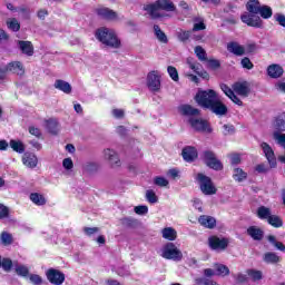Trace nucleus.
<instances>
[{
    "mask_svg": "<svg viewBox=\"0 0 285 285\" xmlns=\"http://www.w3.org/2000/svg\"><path fill=\"white\" fill-rule=\"evenodd\" d=\"M147 87L151 92H159L161 88V78L159 77V72L150 71L147 76Z\"/></svg>",
    "mask_w": 285,
    "mask_h": 285,
    "instance_id": "nucleus-10",
    "label": "nucleus"
},
{
    "mask_svg": "<svg viewBox=\"0 0 285 285\" xmlns=\"http://www.w3.org/2000/svg\"><path fill=\"white\" fill-rule=\"evenodd\" d=\"M220 89L223 90L224 95H226V97L233 101V104H236V106H244L242 99L235 95L234 89H230V87H228L226 83H222Z\"/></svg>",
    "mask_w": 285,
    "mask_h": 285,
    "instance_id": "nucleus-18",
    "label": "nucleus"
},
{
    "mask_svg": "<svg viewBox=\"0 0 285 285\" xmlns=\"http://www.w3.org/2000/svg\"><path fill=\"white\" fill-rule=\"evenodd\" d=\"M274 19L282 26V28H285V16L282 13H276L274 16Z\"/></svg>",
    "mask_w": 285,
    "mask_h": 285,
    "instance_id": "nucleus-64",
    "label": "nucleus"
},
{
    "mask_svg": "<svg viewBox=\"0 0 285 285\" xmlns=\"http://www.w3.org/2000/svg\"><path fill=\"white\" fill-rule=\"evenodd\" d=\"M261 8L262 3H259V0H249L246 4L247 12L240 16V21L252 28H262V18L257 16L259 14Z\"/></svg>",
    "mask_w": 285,
    "mask_h": 285,
    "instance_id": "nucleus-1",
    "label": "nucleus"
},
{
    "mask_svg": "<svg viewBox=\"0 0 285 285\" xmlns=\"http://www.w3.org/2000/svg\"><path fill=\"white\" fill-rule=\"evenodd\" d=\"M258 14H261L262 19H271L273 17V9L268 6H261Z\"/></svg>",
    "mask_w": 285,
    "mask_h": 285,
    "instance_id": "nucleus-42",
    "label": "nucleus"
},
{
    "mask_svg": "<svg viewBox=\"0 0 285 285\" xmlns=\"http://www.w3.org/2000/svg\"><path fill=\"white\" fill-rule=\"evenodd\" d=\"M267 224L274 228H282L284 226V220H282V218L277 215H272L268 218Z\"/></svg>",
    "mask_w": 285,
    "mask_h": 285,
    "instance_id": "nucleus-39",
    "label": "nucleus"
},
{
    "mask_svg": "<svg viewBox=\"0 0 285 285\" xmlns=\"http://www.w3.org/2000/svg\"><path fill=\"white\" fill-rule=\"evenodd\" d=\"M0 242L3 246H10L13 242L12 234L2 232L0 235Z\"/></svg>",
    "mask_w": 285,
    "mask_h": 285,
    "instance_id": "nucleus-44",
    "label": "nucleus"
},
{
    "mask_svg": "<svg viewBox=\"0 0 285 285\" xmlns=\"http://www.w3.org/2000/svg\"><path fill=\"white\" fill-rule=\"evenodd\" d=\"M161 235L164 239H168V242H175L177 239V230L173 227H165L161 230Z\"/></svg>",
    "mask_w": 285,
    "mask_h": 285,
    "instance_id": "nucleus-31",
    "label": "nucleus"
},
{
    "mask_svg": "<svg viewBox=\"0 0 285 285\" xmlns=\"http://www.w3.org/2000/svg\"><path fill=\"white\" fill-rule=\"evenodd\" d=\"M62 166L66 170H72V168H75V163H72V158H65L62 160Z\"/></svg>",
    "mask_w": 285,
    "mask_h": 285,
    "instance_id": "nucleus-56",
    "label": "nucleus"
},
{
    "mask_svg": "<svg viewBox=\"0 0 285 285\" xmlns=\"http://www.w3.org/2000/svg\"><path fill=\"white\" fill-rule=\"evenodd\" d=\"M154 184H155L156 186H160V188H164V187L168 186V179L158 176V177H156V178L154 179Z\"/></svg>",
    "mask_w": 285,
    "mask_h": 285,
    "instance_id": "nucleus-54",
    "label": "nucleus"
},
{
    "mask_svg": "<svg viewBox=\"0 0 285 285\" xmlns=\"http://www.w3.org/2000/svg\"><path fill=\"white\" fill-rule=\"evenodd\" d=\"M247 235L254 239V242H262L264 239V229L257 226H249L247 228Z\"/></svg>",
    "mask_w": 285,
    "mask_h": 285,
    "instance_id": "nucleus-20",
    "label": "nucleus"
},
{
    "mask_svg": "<svg viewBox=\"0 0 285 285\" xmlns=\"http://www.w3.org/2000/svg\"><path fill=\"white\" fill-rule=\"evenodd\" d=\"M146 199L149 202V204H157L159 202V198L157 197V194L153 191V189H148L146 191Z\"/></svg>",
    "mask_w": 285,
    "mask_h": 285,
    "instance_id": "nucleus-49",
    "label": "nucleus"
},
{
    "mask_svg": "<svg viewBox=\"0 0 285 285\" xmlns=\"http://www.w3.org/2000/svg\"><path fill=\"white\" fill-rule=\"evenodd\" d=\"M274 132H285V114L278 115L274 120Z\"/></svg>",
    "mask_w": 285,
    "mask_h": 285,
    "instance_id": "nucleus-28",
    "label": "nucleus"
},
{
    "mask_svg": "<svg viewBox=\"0 0 285 285\" xmlns=\"http://www.w3.org/2000/svg\"><path fill=\"white\" fill-rule=\"evenodd\" d=\"M161 257H164V259H173V262H181L184 254L174 243H167L161 249Z\"/></svg>",
    "mask_w": 285,
    "mask_h": 285,
    "instance_id": "nucleus-5",
    "label": "nucleus"
},
{
    "mask_svg": "<svg viewBox=\"0 0 285 285\" xmlns=\"http://www.w3.org/2000/svg\"><path fill=\"white\" fill-rule=\"evenodd\" d=\"M167 72H168L170 79H173V81H179V72L177 71V68L169 66L167 68Z\"/></svg>",
    "mask_w": 285,
    "mask_h": 285,
    "instance_id": "nucleus-50",
    "label": "nucleus"
},
{
    "mask_svg": "<svg viewBox=\"0 0 285 285\" xmlns=\"http://www.w3.org/2000/svg\"><path fill=\"white\" fill-rule=\"evenodd\" d=\"M18 48L22 55H26L27 57H32V55H35V46L30 41L18 40Z\"/></svg>",
    "mask_w": 285,
    "mask_h": 285,
    "instance_id": "nucleus-19",
    "label": "nucleus"
},
{
    "mask_svg": "<svg viewBox=\"0 0 285 285\" xmlns=\"http://www.w3.org/2000/svg\"><path fill=\"white\" fill-rule=\"evenodd\" d=\"M134 212L136 213V215H148V206L146 205L136 206L134 208Z\"/></svg>",
    "mask_w": 285,
    "mask_h": 285,
    "instance_id": "nucleus-55",
    "label": "nucleus"
},
{
    "mask_svg": "<svg viewBox=\"0 0 285 285\" xmlns=\"http://www.w3.org/2000/svg\"><path fill=\"white\" fill-rule=\"evenodd\" d=\"M198 223L200 224V226H204V228H209L210 230H213V228H215V226H217V219H215V217L208 216V215H202L198 218Z\"/></svg>",
    "mask_w": 285,
    "mask_h": 285,
    "instance_id": "nucleus-21",
    "label": "nucleus"
},
{
    "mask_svg": "<svg viewBox=\"0 0 285 285\" xmlns=\"http://www.w3.org/2000/svg\"><path fill=\"white\" fill-rule=\"evenodd\" d=\"M215 268L216 275H220V277H226L227 275H230V269L224 264H216Z\"/></svg>",
    "mask_w": 285,
    "mask_h": 285,
    "instance_id": "nucleus-43",
    "label": "nucleus"
},
{
    "mask_svg": "<svg viewBox=\"0 0 285 285\" xmlns=\"http://www.w3.org/2000/svg\"><path fill=\"white\" fill-rule=\"evenodd\" d=\"M240 65L246 70H253V68H254V65L250 61V58H248V57L243 58L242 61H240Z\"/></svg>",
    "mask_w": 285,
    "mask_h": 285,
    "instance_id": "nucleus-53",
    "label": "nucleus"
},
{
    "mask_svg": "<svg viewBox=\"0 0 285 285\" xmlns=\"http://www.w3.org/2000/svg\"><path fill=\"white\" fill-rule=\"evenodd\" d=\"M203 161L206 164V166H208V168H212L213 170H222V168H224L222 161H219L217 156L210 150H205L203 153Z\"/></svg>",
    "mask_w": 285,
    "mask_h": 285,
    "instance_id": "nucleus-8",
    "label": "nucleus"
},
{
    "mask_svg": "<svg viewBox=\"0 0 285 285\" xmlns=\"http://www.w3.org/2000/svg\"><path fill=\"white\" fill-rule=\"evenodd\" d=\"M228 244H230L228 238L218 236H210L208 238L209 248H212V250H216V253H223V250H226L228 248Z\"/></svg>",
    "mask_w": 285,
    "mask_h": 285,
    "instance_id": "nucleus-7",
    "label": "nucleus"
},
{
    "mask_svg": "<svg viewBox=\"0 0 285 285\" xmlns=\"http://www.w3.org/2000/svg\"><path fill=\"white\" fill-rule=\"evenodd\" d=\"M46 276L48 282L53 285H61L66 282V274L55 268L48 269Z\"/></svg>",
    "mask_w": 285,
    "mask_h": 285,
    "instance_id": "nucleus-11",
    "label": "nucleus"
},
{
    "mask_svg": "<svg viewBox=\"0 0 285 285\" xmlns=\"http://www.w3.org/2000/svg\"><path fill=\"white\" fill-rule=\"evenodd\" d=\"M53 87L56 88V90L65 92V95H70V92H72V86L70 85V82L62 79L56 80Z\"/></svg>",
    "mask_w": 285,
    "mask_h": 285,
    "instance_id": "nucleus-25",
    "label": "nucleus"
},
{
    "mask_svg": "<svg viewBox=\"0 0 285 285\" xmlns=\"http://www.w3.org/2000/svg\"><path fill=\"white\" fill-rule=\"evenodd\" d=\"M29 279H30L31 284H35V285L43 284V278H41V276H39L37 274H30Z\"/></svg>",
    "mask_w": 285,
    "mask_h": 285,
    "instance_id": "nucleus-52",
    "label": "nucleus"
},
{
    "mask_svg": "<svg viewBox=\"0 0 285 285\" xmlns=\"http://www.w3.org/2000/svg\"><path fill=\"white\" fill-rule=\"evenodd\" d=\"M267 240L269 242V244H272V246H274V248H276V250H281V253H285V244L282 242H278L277 237L273 235H268Z\"/></svg>",
    "mask_w": 285,
    "mask_h": 285,
    "instance_id": "nucleus-33",
    "label": "nucleus"
},
{
    "mask_svg": "<svg viewBox=\"0 0 285 285\" xmlns=\"http://www.w3.org/2000/svg\"><path fill=\"white\" fill-rule=\"evenodd\" d=\"M1 266H2L3 271H6L7 273H10V271H12V259L3 258L1 261Z\"/></svg>",
    "mask_w": 285,
    "mask_h": 285,
    "instance_id": "nucleus-51",
    "label": "nucleus"
},
{
    "mask_svg": "<svg viewBox=\"0 0 285 285\" xmlns=\"http://www.w3.org/2000/svg\"><path fill=\"white\" fill-rule=\"evenodd\" d=\"M261 148L269 164V167L264 164H259L255 167V171L256 173H268V170H271V168H277V158L275 157V151L273 150L271 145H268L267 142H262Z\"/></svg>",
    "mask_w": 285,
    "mask_h": 285,
    "instance_id": "nucleus-3",
    "label": "nucleus"
},
{
    "mask_svg": "<svg viewBox=\"0 0 285 285\" xmlns=\"http://www.w3.org/2000/svg\"><path fill=\"white\" fill-rule=\"evenodd\" d=\"M263 262H265V264H279L282 258L275 252H267L263 256Z\"/></svg>",
    "mask_w": 285,
    "mask_h": 285,
    "instance_id": "nucleus-29",
    "label": "nucleus"
},
{
    "mask_svg": "<svg viewBox=\"0 0 285 285\" xmlns=\"http://www.w3.org/2000/svg\"><path fill=\"white\" fill-rule=\"evenodd\" d=\"M7 26L9 30H12V32H19V30H21V24L19 23V20H17V18L8 20Z\"/></svg>",
    "mask_w": 285,
    "mask_h": 285,
    "instance_id": "nucleus-45",
    "label": "nucleus"
},
{
    "mask_svg": "<svg viewBox=\"0 0 285 285\" xmlns=\"http://www.w3.org/2000/svg\"><path fill=\"white\" fill-rule=\"evenodd\" d=\"M96 13L100 19H105L106 21H119V13L110 8H98L96 9Z\"/></svg>",
    "mask_w": 285,
    "mask_h": 285,
    "instance_id": "nucleus-12",
    "label": "nucleus"
},
{
    "mask_svg": "<svg viewBox=\"0 0 285 285\" xmlns=\"http://www.w3.org/2000/svg\"><path fill=\"white\" fill-rule=\"evenodd\" d=\"M195 55H196V57H198L199 61H208L206 50L204 48H202V46L195 47Z\"/></svg>",
    "mask_w": 285,
    "mask_h": 285,
    "instance_id": "nucleus-46",
    "label": "nucleus"
},
{
    "mask_svg": "<svg viewBox=\"0 0 285 285\" xmlns=\"http://www.w3.org/2000/svg\"><path fill=\"white\" fill-rule=\"evenodd\" d=\"M210 112L214 115H217V117H224L225 115H228V107L222 102V99L219 97L214 101V104L208 108Z\"/></svg>",
    "mask_w": 285,
    "mask_h": 285,
    "instance_id": "nucleus-14",
    "label": "nucleus"
},
{
    "mask_svg": "<svg viewBox=\"0 0 285 285\" xmlns=\"http://www.w3.org/2000/svg\"><path fill=\"white\" fill-rule=\"evenodd\" d=\"M9 209L3 204H0V219H6L9 215Z\"/></svg>",
    "mask_w": 285,
    "mask_h": 285,
    "instance_id": "nucleus-63",
    "label": "nucleus"
},
{
    "mask_svg": "<svg viewBox=\"0 0 285 285\" xmlns=\"http://www.w3.org/2000/svg\"><path fill=\"white\" fill-rule=\"evenodd\" d=\"M223 128H224L223 134L225 136H227V135H235V126H233V125H224Z\"/></svg>",
    "mask_w": 285,
    "mask_h": 285,
    "instance_id": "nucleus-59",
    "label": "nucleus"
},
{
    "mask_svg": "<svg viewBox=\"0 0 285 285\" xmlns=\"http://www.w3.org/2000/svg\"><path fill=\"white\" fill-rule=\"evenodd\" d=\"M181 155L183 159L188 163L193 161L194 159H197L198 157L197 149L193 146H187L183 148Z\"/></svg>",
    "mask_w": 285,
    "mask_h": 285,
    "instance_id": "nucleus-22",
    "label": "nucleus"
},
{
    "mask_svg": "<svg viewBox=\"0 0 285 285\" xmlns=\"http://www.w3.org/2000/svg\"><path fill=\"white\" fill-rule=\"evenodd\" d=\"M120 224L125 226V228H137V225L139 224V222L135 218L125 217L120 219Z\"/></svg>",
    "mask_w": 285,
    "mask_h": 285,
    "instance_id": "nucleus-41",
    "label": "nucleus"
},
{
    "mask_svg": "<svg viewBox=\"0 0 285 285\" xmlns=\"http://www.w3.org/2000/svg\"><path fill=\"white\" fill-rule=\"evenodd\" d=\"M246 273L252 282H262V279H264V273H262V271L247 269Z\"/></svg>",
    "mask_w": 285,
    "mask_h": 285,
    "instance_id": "nucleus-36",
    "label": "nucleus"
},
{
    "mask_svg": "<svg viewBox=\"0 0 285 285\" xmlns=\"http://www.w3.org/2000/svg\"><path fill=\"white\" fill-rule=\"evenodd\" d=\"M273 137L275 141L278 144V146H282L283 148H285V134H282L279 131H274Z\"/></svg>",
    "mask_w": 285,
    "mask_h": 285,
    "instance_id": "nucleus-47",
    "label": "nucleus"
},
{
    "mask_svg": "<svg viewBox=\"0 0 285 285\" xmlns=\"http://www.w3.org/2000/svg\"><path fill=\"white\" fill-rule=\"evenodd\" d=\"M188 124L196 132H213V128H210V125L205 119L191 117L188 118Z\"/></svg>",
    "mask_w": 285,
    "mask_h": 285,
    "instance_id": "nucleus-9",
    "label": "nucleus"
},
{
    "mask_svg": "<svg viewBox=\"0 0 285 285\" xmlns=\"http://www.w3.org/2000/svg\"><path fill=\"white\" fill-rule=\"evenodd\" d=\"M83 233L88 235V237L99 233V227H85Z\"/></svg>",
    "mask_w": 285,
    "mask_h": 285,
    "instance_id": "nucleus-60",
    "label": "nucleus"
},
{
    "mask_svg": "<svg viewBox=\"0 0 285 285\" xmlns=\"http://www.w3.org/2000/svg\"><path fill=\"white\" fill-rule=\"evenodd\" d=\"M232 88L239 97H248L250 95V83L248 81L235 82Z\"/></svg>",
    "mask_w": 285,
    "mask_h": 285,
    "instance_id": "nucleus-15",
    "label": "nucleus"
},
{
    "mask_svg": "<svg viewBox=\"0 0 285 285\" xmlns=\"http://www.w3.org/2000/svg\"><path fill=\"white\" fill-rule=\"evenodd\" d=\"M29 132L33 136L37 137L38 139H41L42 134H41V129L35 127V126H30L29 127Z\"/></svg>",
    "mask_w": 285,
    "mask_h": 285,
    "instance_id": "nucleus-57",
    "label": "nucleus"
},
{
    "mask_svg": "<svg viewBox=\"0 0 285 285\" xmlns=\"http://www.w3.org/2000/svg\"><path fill=\"white\" fill-rule=\"evenodd\" d=\"M219 96L213 89L199 90L195 96V101L200 108H210Z\"/></svg>",
    "mask_w": 285,
    "mask_h": 285,
    "instance_id": "nucleus-4",
    "label": "nucleus"
},
{
    "mask_svg": "<svg viewBox=\"0 0 285 285\" xmlns=\"http://www.w3.org/2000/svg\"><path fill=\"white\" fill-rule=\"evenodd\" d=\"M196 179L199 183L200 190H202L203 195H216L217 194V187H215L210 177H208L204 174H197Z\"/></svg>",
    "mask_w": 285,
    "mask_h": 285,
    "instance_id": "nucleus-6",
    "label": "nucleus"
},
{
    "mask_svg": "<svg viewBox=\"0 0 285 285\" xmlns=\"http://www.w3.org/2000/svg\"><path fill=\"white\" fill-rule=\"evenodd\" d=\"M180 115L184 117L196 118L202 115V111L190 105H181L178 107Z\"/></svg>",
    "mask_w": 285,
    "mask_h": 285,
    "instance_id": "nucleus-16",
    "label": "nucleus"
},
{
    "mask_svg": "<svg viewBox=\"0 0 285 285\" xmlns=\"http://www.w3.org/2000/svg\"><path fill=\"white\" fill-rule=\"evenodd\" d=\"M248 174L246 171H244V169L242 168H235L234 169V174H233V178L235 179V181H244L245 179H247Z\"/></svg>",
    "mask_w": 285,
    "mask_h": 285,
    "instance_id": "nucleus-40",
    "label": "nucleus"
},
{
    "mask_svg": "<svg viewBox=\"0 0 285 285\" xmlns=\"http://www.w3.org/2000/svg\"><path fill=\"white\" fill-rule=\"evenodd\" d=\"M267 75L272 79H279L284 75V69L279 65H271L267 68Z\"/></svg>",
    "mask_w": 285,
    "mask_h": 285,
    "instance_id": "nucleus-27",
    "label": "nucleus"
},
{
    "mask_svg": "<svg viewBox=\"0 0 285 285\" xmlns=\"http://www.w3.org/2000/svg\"><path fill=\"white\" fill-rule=\"evenodd\" d=\"M7 72L23 77L26 75V67H23V62L21 61H12L7 65Z\"/></svg>",
    "mask_w": 285,
    "mask_h": 285,
    "instance_id": "nucleus-17",
    "label": "nucleus"
},
{
    "mask_svg": "<svg viewBox=\"0 0 285 285\" xmlns=\"http://www.w3.org/2000/svg\"><path fill=\"white\" fill-rule=\"evenodd\" d=\"M9 146L14 150V153H19V155H23V153H26V145H23L21 140L11 139Z\"/></svg>",
    "mask_w": 285,
    "mask_h": 285,
    "instance_id": "nucleus-32",
    "label": "nucleus"
},
{
    "mask_svg": "<svg viewBox=\"0 0 285 285\" xmlns=\"http://www.w3.org/2000/svg\"><path fill=\"white\" fill-rule=\"evenodd\" d=\"M156 3L160 10L166 12H175L176 10L175 4L170 0H157Z\"/></svg>",
    "mask_w": 285,
    "mask_h": 285,
    "instance_id": "nucleus-30",
    "label": "nucleus"
},
{
    "mask_svg": "<svg viewBox=\"0 0 285 285\" xmlns=\"http://www.w3.org/2000/svg\"><path fill=\"white\" fill-rule=\"evenodd\" d=\"M95 37L97 41L106 46V48H112L114 50H119L121 48V40L117 36L115 29L108 27H100L95 31Z\"/></svg>",
    "mask_w": 285,
    "mask_h": 285,
    "instance_id": "nucleus-2",
    "label": "nucleus"
},
{
    "mask_svg": "<svg viewBox=\"0 0 285 285\" xmlns=\"http://www.w3.org/2000/svg\"><path fill=\"white\" fill-rule=\"evenodd\" d=\"M30 199L36 204V206H46V197L39 193L30 194Z\"/></svg>",
    "mask_w": 285,
    "mask_h": 285,
    "instance_id": "nucleus-38",
    "label": "nucleus"
},
{
    "mask_svg": "<svg viewBox=\"0 0 285 285\" xmlns=\"http://www.w3.org/2000/svg\"><path fill=\"white\" fill-rule=\"evenodd\" d=\"M179 41H188L190 39V31H180L178 32Z\"/></svg>",
    "mask_w": 285,
    "mask_h": 285,
    "instance_id": "nucleus-62",
    "label": "nucleus"
},
{
    "mask_svg": "<svg viewBox=\"0 0 285 285\" xmlns=\"http://www.w3.org/2000/svg\"><path fill=\"white\" fill-rule=\"evenodd\" d=\"M104 157L109 161L111 168H120L121 159H119V154L114 149L107 148L104 150Z\"/></svg>",
    "mask_w": 285,
    "mask_h": 285,
    "instance_id": "nucleus-13",
    "label": "nucleus"
},
{
    "mask_svg": "<svg viewBox=\"0 0 285 285\" xmlns=\"http://www.w3.org/2000/svg\"><path fill=\"white\" fill-rule=\"evenodd\" d=\"M145 12H148L151 19H161V13H159V6L157 2L146 4L144 7Z\"/></svg>",
    "mask_w": 285,
    "mask_h": 285,
    "instance_id": "nucleus-24",
    "label": "nucleus"
},
{
    "mask_svg": "<svg viewBox=\"0 0 285 285\" xmlns=\"http://www.w3.org/2000/svg\"><path fill=\"white\" fill-rule=\"evenodd\" d=\"M97 168H99V166L96 163H87L83 167L87 173H95Z\"/></svg>",
    "mask_w": 285,
    "mask_h": 285,
    "instance_id": "nucleus-58",
    "label": "nucleus"
},
{
    "mask_svg": "<svg viewBox=\"0 0 285 285\" xmlns=\"http://www.w3.org/2000/svg\"><path fill=\"white\" fill-rule=\"evenodd\" d=\"M257 216L259 217V219H266L268 222V219H271L273 214L271 212V208L266 206H261L257 209Z\"/></svg>",
    "mask_w": 285,
    "mask_h": 285,
    "instance_id": "nucleus-35",
    "label": "nucleus"
},
{
    "mask_svg": "<svg viewBox=\"0 0 285 285\" xmlns=\"http://www.w3.org/2000/svg\"><path fill=\"white\" fill-rule=\"evenodd\" d=\"M227 50L228 52L236 55V57H242L246 52V49L244 48V46L238 45L237 42H229L227 45Z\"/></svg>",
    "mask_w": 285,
    "mask_h": 285,
    "instance_id": "nucleus-26",
    "label": "nucleus"
},
{
    "mask_svg": "<svg viewBox=\"0 0 285 285\" xmlns=\"http://www.w3.org/2000/svg\"><path fill=\"white\" fill-rule=\"evenodd\" d=\"M196 283L197 284H203V285H219L217 282L210 281L208 278H197Z\"/></svg>",
    "mask_w": 285,
    "mask_h": 285,
    "instance_id": "nucleus-61",
    "label": "nucleus"
},
{
    "mask_svg": "<svg viewBox=\"0 0 285 285\" xmlns=\"http://www.w3.org/2000/svg\"><path fill=\"white\" fill-rule=\"evenodd\" d=\"M47 130L51 132V135H57V132H59V121L55 118L48 119Z\"/></svg>",
    "mask_w": 285,
    "mask_h": 285,
    "instance_id": "nucleus-34",
    "label": "nucleus"
},
{
    "mask_svg": "<svg viewBox=\"0 0 285 285\" xmlns=\"http://www.w3.org/2000/svg\"><path fill=\"white\" fill-rule=\"evenodd\" d=\"M16 273L17 275H20V277H28V275L30 274V269H28L26 265H17Z\"/></svg>",
    "mask_w": 285,
    "mask_h": 285,
    "instance_id": "nucleus-48",
    "label": "nucleus"
},
{
    "mask_svg": "<svg viewBox=\"0 0 285 285\" xmlns=\"http://www.w3.org/2000/svg\"><path fill=\"white\" fill-rule=\"evenodd\" d=\"M154 32L160 43H168V37L158 24L154 26Z\"/></svg>",
    "mask_w": 285,
    "mask_h": 285,
    "instance_id": "nucleus-37",
    "label": "nucleus"
},
{
    "mask_svg": "<svg viewBox=\"0 0 285 285\" xmlns=\"http://www.w3.org/2000/svg\"><path fill=\"white\" fill-rule=\"evenodd\" d=\"M22 164L27 166V168H37V164H39V159L35 154L26 153L22 156Z\"/></svg>",
    "mask_w": 285,
    "mask_h": 285,
    "instance_id": "nucleus-23",
    "label": "nucleus"
}]
</instances>
